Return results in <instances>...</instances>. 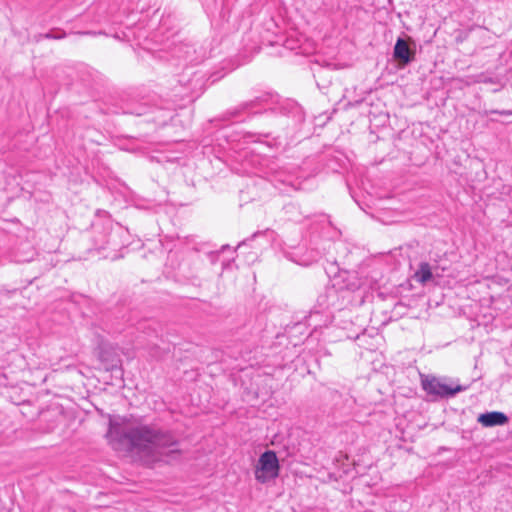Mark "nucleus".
<instances>
[{"mask_svg":"<svg viewBox=\"0 0 512 512\" xmlns=\"http://www.w3.org/2000/svg\"><path fill=\"white\" fill-rule=\"evenodd\" d=\"M106 437L115 450L135 451L153 462L179 452L178 441L171 432L143 424L134 416L110 417Z\"/></svg>","mask_w":512,"mask_h":512,"instance_id":"nucleus-1","label":"nucleus"},{"mask_svg":"<svg viewBox=\"0 0 512 512\" xmlns=\"http://www.w3.org/2000/svg\"><path fill=\"white\" fill-rule=\"evenodd\" d=\"M338 292L334 288H327L325 293L319 295L317 304L306 317L305 324L314 331L328 326L333 320V310H341L337 305Z\"/></svg>","mask_w":512,"mask_h":512,"instance_id":"nucleus-2","label":"nucleus"},{"mask_svg":"<svg viewBox=\"0 0 512 512\" xmlns=\"http://www.w3.org/2000/svg\"><path fill=\"white\" fill-rule=\"evenodd\" d=\"M280 471L279 460L273 450L262 453L255 466V479L259 483H267L278 477Z\"/></svg>","mask_w":512,"mask_h":512,"instance_id":"nucleus-3","label":"nucleus"},{"mask_svg":"<svg viewBox=\"0 0 512 512\" xmlns=\"http://www.w3.org/2000/svg\"><path fill=\"white\" fill-rule=\"evenodd\" d=\"M422 387L429 395L440 398H449L455 396L457 393L462 392L466 387L459 384H451L446 380L436 377L426 378L422 380Z\"/></svg>","mask_w":512,"mask_h":512,"instance_id":"nucleus-4","label":"nucleus"},{"mask_svg":"<svg viewBox=\"0 0 512 512\" xmlns=\"http://www.w3.org/2000/svg\"><path fill=\"white\" fill-rule=\"evenodd\" d=\"M267 101V97H258L254 100L244 102L238 107L229 111L228 114L231 116V120L235 122H241L246 119V115L258 113L259 110L256 108L264 107V103Z\"/></svg>","mask_w":512,"mask_h":512,"instance_id":"nucleus-5","label":"nucleus"},{"mask_svg":"<svg viewBox=\"0 0 512 512\" xmlns=\"http://www.w3.org/2000/svg\"><path fill=\"white\" fill-rule=\"evenodd\" d=\"M393 57L405 66L414 60L415 52L409 47L406 40L399 37L394 46Z\"/></svg>","mask_w":512,"mask_h":512,"instance_id":"nucleus-6","label":"nucleus"},{"mask_svg":"<svg viewBox=\"0 0 512 512\" xmlns=\"http://www.w3.org/2000/svg\"><path fill=\"white\" fill-rule=\"evenodd\" d=\"M508 421L507 415L499 411L486 412L478 417V422L484 427L502 426L507 424Z\"/></svg>","mask_w":512,"mask_h":512,"instance_id":"nucleus-7","label":"nucleus"},{"mask_svg":"<svg viewBox=\"0 0 512 512\" xmlns=\"http://www.w3.org/2000/svg\"><path fill=\"white\" fill-rule=\"evenodd\" d=\"M320 255L317 251L309 250L302 252V249H298L297 251L288 254V258L302 266H309L312 263L316 262L319 259Z\"/></svg>","mask_w":512,"mask_h":512,"instance_id":"nucleus-8","label":"nucleus"},{"mask_svg":"<svg viewBox=\"0 0 512 512\" xmlns=\"http://www.w3.org/2000/svg\"><path fill=\"white\" fill-rule=\"evenodd\" d=\"M414 278L421 284H426L433 278L431 266L427 262L419 264L417 271L414 274Z\"/></svg>","mask_w":512,"mask_h":512,"instance_id":"nucleus-9","label":"nucleus"},{"mask_svg":"<svg viewBox=\"0 0 512 512\" xmlns=\"http://www.w3.org/2000/svg\"><path fill=\"white\" fill-rule=\"evenodd\" d=\"M274 181L281 183L283 185L290 186L291 188H293L295 190L298 188V185H299V183L297 182V179H295L293 177V175L286 174L283 171L276 173V175L274 176Z\"/></svg>","mask_w":512,"mask_h":512,"instance_id":"nucleus-10","label":"nucleus"},{"mask_svg":"<svg viewBox=\"0 0 512 512\" xmlns=\"http://www.w3.org/2000/svg\"><path fill=\"white\" fill-rule=\"evenodd\" d=\"M195 52L194 48L190 45H180L175 48L174 54L177 55V57L182 58L185 62L192 63V54Z\"/></svg>","mask_w":512,"mask_h":512,"instance_id":"nucleus-11","label":"nucleus"},{"mask_svg":"<svg viewBox=\"0 0 512 512\" xmlns=\"http://www.w3.org/2000/svg\"><path fill=\"white\" fill-rule=\"evenodd\" d=\"M489 113L509 116L512 115V110H491Z\"/></svg>","mask_w":512,"mask_h":512,"instance_id":"nucleus-12","label":"nucleus"},{"mask_svg":"<svg viewBox=\"0 0 512 512\" xmlns=\"http://www.w3.org/2000/svg\"><path fill=\"white\" fill-rule=\"evenodd\" d=\"M248 137L252 139V140H251L252 142H255V143H258V142H259V143H262V141H261V137L268 138V137H269V134H263V135H258V136H256V135H249Z\"/></svg>","mask_w":512,"mask_h":512,"instance_id":"nucleus-13","label":"nucleus"},{"mask_svg":"<svg viewBox=\"0 0 512 512\" xmlns=\"http://www.w3.org/2000/svg\"><path fill=\"white\" fill-rule=\"evenodd\" d=\"M47 38H53V39H60L63 37V35H60V34H54V33H49L46 35Z\"/></svg>","mask_w":512,"mask_h":512,"instance_id":"nucleus-14","label":"nucleus"},{"mask_svg":"<svg viewBox=\"0 0 512 512\" xmlns=\"http://www.w3.org/2000/svg\"><path fill=\"white\" fill-rule=\"evenodd\" d=\"M267 233H271L269 230H266L265 232H256L252 235V238H255L259 235H262V234H267Z\"/></svg>","mask_w":512,"mask_h":512,"instance_id":"nucleus-15","label":"nucleus"}]
</instances>
